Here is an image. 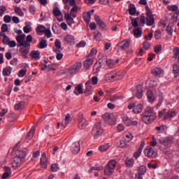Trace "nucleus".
Here are the masks:
<instances>
[{
	"instance_id": "f257e3e1",
	"label": "nucleus",
	"mask_w": 179,
	"mask_h": 179,
	"mask_svg": "<svg viewBox=\"0 0 179 179\" xmlns=\"http://www.w3.org/2000/svg\"><path fill=\"white\" fill-rule=\"evenodd\" d=\"M127 73L124 70H117L115 71H110L105 74L104 79L106 82L111 83L115 80H121L125 78Z\"/></svg>"
},
{
	"instance_id": "f03ea898",
	"label": "nucleus",
	"mask_w": 179,
	"mask_h": 179,
	"mask_svg": "<svg viewBox=\"0 0 179 179\" xmlns=\"http://www.w3.org/2000/svg\"><path fill=\"white\" fill-rule=\"evenodd\" d=\"M157 115L155 112V108L147 106L143 113L142 121L144 124H152L156 120Z\"/></svg>"
},
{
	"instance_id": "7ed1b4c3",
	"label": "nucleus",
	"mask_w": 179,
	"mask_h": 179,
	"mask_svg": "<svg viewBox=\"0 0 179 179\" xmlns=\"http://www.w3.org/2000/svg\"><path fill=\"white\" fill-rule=\"evenodd\" d=\"M116 166L117 161L114 159L110 160L105 166L104 175L106 176V177H110V176L114 173Z\"/></svg>"
},
{
	"instance_id": "20e7f679",
	"label": "nucleus",
	"mask_w": 179,
	"mask_h": 179,
	"mask_svg": "<svg viewBox=\"0 0 179 179\" xmlns=\"http://www.w3.org/2000/svg\"><path fill=\"white\" fill-rule=\"evenodd\" d=\"M103 132H104V129H103L101 122H97L95 123L92 129V135L94 138L99 139V138L102 135Z\"/></svg>"
},
{
	"instance_id": "39448f33",
	"label": "nucleus",
	"mask_w": 179,
	"mask_h": 179,
	"mask_svg": "<svg viewBox=\"0 0 179 179\" xmlns=\"http://www.w3.org/2000/svg\"><path fill=\"white\" fill-rule=\"evenodd\" d=\"M144 155L149 159H155L157 156V150L152 147H147L144 150Z\"/></svg>"
},
{
	"instance_id": "423d86ee",
	"label": "nucleus",
	"mask_w": 179,
	"mask_h": 179,
	"mask_svg": "<svg viewBox=\"0 0 179 179\" xmlns=\"http://www.w3.org/2000/svg\"><path fill=\"white\" fill-rule=\"evenodd\" d=\"M146 10V24L147 26H153L155 24V18L153 17V14L152 13V10L149 8V6H145Z\"/></svg>"
},
{
	"instance_id": "0eeeda50",
	"label": "nucleus",
	"mask_w": 179,
	"mask_h": 179,
	"mask_svg": "<svg viewBox=\"0 0 179 179\" xmlns=\"http://www.w3.org/2000/svg\"><path fill=\"white\" fill-rule=\"evenodd\" d=\"M159 143L166 146V148H170L174 142V138L173 137H162L159 139Z\"/></svg>"
},
{
	"instance_id": "6e6552de",
	"label": "nucleus",
	"mask_w": 179,
	"mask_h": 179,
	"mask_svg": "<svg viewBox=\"0 0 179 179\" xmlns=\"http://www.w3.org/2000/svg\"><path fill=\"white\" fill-rule=\"evenodd\" d=\"M102 118L109 125H113L115 121V116L113 113H106L102 116Z\"/></svg>"
},
{
	"instance_id": "1a4fd4ad",
	"label": "nucleus",
	"mask_w": 179,
	"mask_h": 179,
	"mask_svg": "<svg viewBox=\"0 0 179 179\" xmlns=\"http://www.w3.org/2000/svg\"><path fill=\"white\" fill-rule=\"evenodd\" d=\"M63 43H64V44H69V45H73V44L76 43V40L75 39V36L72 34H66L63 38Z\"/></svg>"
},
{
	"instance_id": "9d476101",
	"label": "nucleus",
	"mask_w": 179,
	"mask_h": 179,
	"mask_svg": "<svg viewBox=\"0 0 179 179\" xmlns=\"http://www.w3.org/2000/svg\"><path fill=\"white\" fill-rule=\"evenodd\" d=\"M122 121L127 127H131V125L136 127V125H138V121H132L127 115H122Z\"/></svg>"
},
{
	"instance_id": "9b49d317",
	"label": "nucleus",
	"mask_w": 179,
	"mask_h": 179,
	"mask_svg": "<svg viewBox=\"0 0 179 179\" xmlns=\"http://www.w3.org/2000/svg\"><path fill=\"white\" fill-rule=\"evenodd\" d=\"M26 34H23L16 37L17 47H26Z\"/></svg>"
},
{
	"instance_id": "f8f14e48",
	"label": "nucleus",
	"mask_w": 179,
	"mask_h": 179,
	"mask_svg": "<svg viewBox=\"0 0 179 179\" xmlns=\"http://www.w3.org/2000/svg\"><path fill=\"white\" fill-rule=\"evenodd\" d=\"M152 75L156 78H162L164 75V71L160 67H155L151 71Z\"/></svg>"
},
{
	"instance_id": "ddd939ff",
	"label": "nucleus",
	"mask_w": 179,
	"mask_h": 179,
	"mask_svg": "<svg viewBox=\"0 0 179 179\" xmlns=\"http://www.w3.org/2000/svg\"><path fill=\"white\" fill-rule=\"evenodd\" d=\"M92 90H93V85H92V80H87L85 83V96H90L92 94Z\"/></svg>"
},
{
	"instance_id": "4468645a",
	"label": "nucleus",
	"mask_w": 179,
	"mask_h": 179,
	"mask_svg": "<svg viewBox=\"0 0 179 179\" xmlns=\"http://www.w3.org/2000/svg\"><path fill=\"white\" fill-rule=\"evenodd\" d=\"M22 166V159L15 157L12 162V167L14 170L19 169Z\"/></svg>"
},
{
	"instance_id": "2eb2a0df",
	"label": "nucleus",
	"mask_w": 179,
	"mask_h": 179,
	"mask_svg": "<svg viewBox=\"0 0 179 179\" xmlns=\"http://www.w3.org/2000/svg\"><path fill=\"white\" fill-rule=\"evenodd\" d=\"M129 44H131V40L125 39L120 43V48L121 50H128L129 48Z\"/></svg>"
},
{
	"instance_id": "dca6fc26",
	"label": "nucleus",
	"mask_w": 179,
	"mask_h": 179,
	"mask_svg": "<svg viewBox=\"0 0 179 179\" xmlns=\"http://www.w3.org/2000/svg\"><path fill=\"white\" fill-rule=\"evenodd\" d=\"M41 166L43 169H47L48 166V162H47V157H45V153L43 152L41 157Z\"/></svg>"
},
{
	"instance_id": "f3484780",
	"label": "nucleus",
	"mask_w": 179,
	"mask_h": 179,
	"mask_svg": "<svg viewBox=\"0 0 179 179\" xmlns=\"http://www.w3.org/2000/svg\"><path fill=\"white\" fill-rule=\"evenodd\" d=\"M71 152L73 155H78L80 152V145L79 143H75L71 146Z\"/></svg>"
},
{
	"instance_id": "a211bd4d",
	"label": "nucleus",
	"mask_w": 179,
	"mask_h": 179,
	"mask_svg": "<svg viewBox=\"0 0 179 179\" xmlns=\"http://www.w3.org/2000/svg\"><path fill=\"white\" fill-rule=\"evenodd\" d=\"M64 19L67 21V24L69 26H72V24L75 23V21L73 20V18L72 17V15H71V13L65 14Z\"/></svg>"
},
{
	"instance_id": "6ab92c4d",
	"label": "nucleus",
	"mask_w": 179,
	"mask_h": 179,
	"mask_svg": "<svg viewBox=\"0 0 179 179\" xmlns=\"http://www.w3.org/2000/svg\"><path fill=\"white\" fill-rule=\"evenodd\" d=\"M34 132H36V127L34 126L30 129V131L28 133V135L27 136L26 141L29 142V141H31L33 139V136H34Z\"/></svg>"
},
{
	"instance_id": "aec40b11",
	"label": "nucleus",
	"mask_w": 179,
	"mask_h": 179,
	"mask_svg": "<svg viewBox=\"0 0 179 179\" xmlns=\"http://www.w3.org/2000/svg\"><path fill=\"white\" fill-rule=\"evenodd\" d=\"M176 117V112L169 110L166 112V113L164 116V121H167V120H170V118H173Z\"/></svg>"
},
{
	"instance_id": "412c9836",
	"label": "nucleus",
	"mask_w": 179,
	"mask_h": 179,
	"mask_svg": "<svg viewBox=\"0 0 179 179\" xmlns=\"http://www.w3.org/2000/svg\"><path fill=\"white\" fill-rule=\"evenodd\" d=\"M37 47L40 50H43V48H47V47H48V43H47V41H45V39H41Z\"/></svg>"
},
{
	"instance_id": "4be33fe9",
	"label": "nucleus",
	"mask_w": 179,
	"mask_h": 179,
	"mask_svg": "<svg viewBox=\"0 0 179 179\" xmlns=\"http://www.w3.org/2000/svg\"><path fill=\"white\" fill-rule=\"evenodd\" d=\"M40 51L38 50H32L31 52V57L32 59H35V61H37L40 59L41 56H40Z\"/></svg>"
},
{
	"instance_id": "5701e85b",
	"label": "nucleus",
	"mask_w": 179,
	"mask_h": 179,
	"mask_svg": "<svg viewBox=\"0 0 179 179\" xmlns=\"http://www.w3.org/2000/svg\"><path fill=\"white\" fill-rule=\"evenodd\" d=\"M15 157H18V159H24V157H26V155H27V151H24V150H17L16 152H15Z\"/></svg>"
},
{
	"instance_id": "b1692460",
	"label": "nucleus",
	"mask_w": 179,
	"mask_h": 179,
	"mask_svg": "<svg viewBox=\"0 0 179 179\" xmlns=\"http://www.w3.org/2000/svg\"><path fill=\"white\" fill-rule=\"evenodd\" d=\"M167 129L168 127L166 124L155 127L156 131H157L159 134H164V132L167 131Z\"/></svg>"
},
{
	"instance_id": "393cba45",
	"label": "nucleus",
	"mask_w": 179,
	"mask_h": 179,
	"mask_svg": "<svg viewBox=\"0 0 179 179\" xmlns=\"http://www.w3.org/2000/svg\"><path fill=\"white\" fill-rule=\"evenodd\" d=\"M93 62H94L93 59H92V58L87 59L84 62V64H83L84 68H85V69H89V68H90V66H92V65H93Z\"/></svg>"
},
{
	"instance_id": "a878e982",
	"label": "nucleus",
	"mask_w": 179,
	"mask_h": 179,
	"mask_svg": "<svg viewBox=\"0 0 179 179\" xmlns=\"http://www.w3.org/2000/svg\"><path fill=\"white\" fill-rule=\"evenodd\" d=\"M134 36L136 38H139V37L142 36V28L137 27L134 29Z\"/></svg>"
},
{
	"instance_id": "bb28decb",
	"label": "nucleus",
	"mask_w": 179,
	"mask_h": 179,
	"mask_svg": "<svg viewBox=\"0 0 179 179\" xmlns=\"http://www.w3.org/2000/svg\"><path fill=\"white\" fill-rule=\"evenodd\" d=\"M110 148H111V145L110 143H108L100 145L99 147V150H100V152H107V150L110 149Z\"/></svg>"
},
{
	"instance_id": "cd10ccee",
	"label": "nucleus",
	"mask_w": 179,
	"mask_h": 179,
	"mask_svg": "<svg viewBox=\"0 0 179 179\" xmlns=\"http://www.w3.org/2000/svg\"><path fill=\"white\" fill-rule=\"evenodd\" d=\"M142 110H143V106L141 104L134 105V109H133V112L134 114H139L142 113Z\"/></svg>"
},
{
	"instance_id": "c85d7f7f",
	"label": "nucleus",
	"mask_w": 179,
	"mask_h": 179,
	"mask_svg": "<svg viewBox=\"0 0 179 179\" xmlns=\"http://www.w3.org/2000/svg\"><path fill=\"white\" fill-rule=\"evenodd\" d=\"M54 52L56 53V58L57 61H61L62 59V57H64V54L61 52V50H57V48H53Z\"/></svg>"
},
{
	"instance_id": "c756f323",
	"label": "nucleus",
	"mask_w": 179,
	"mask_h": 179,
	"mask_svg": "<svg viewBox=\"0 0 179 179\" xmlns=\"http://www.w3.org/2000/svg\"><path fill=\"white\" fill-rule=\"evenodd\" d=\"M52 13L55 17H59V16L62 17V12H61L58 7L53 8Z\"/></svg>"
},
{
	"instance_id": "7c9ffc66",
	"label": "nucleus",
	"mask_w": 179,
	"mask_h": 179,
	"mask_svg": "<svg viewBox=\"0 0 179 179\" xmlns=\"http://www.w3.org/2000/svg\"><path fill=\"white\" fill-rule=\"evenodd\" d=\"M73 93L76 96H79V94H82L83 93V89H82V85L80 84L76 87Z\"/></svg>"
},
{
	"instance_id": "2f4dec72",
	"label": "nucleus",
	"mask_w": 179,
	"mask_h": 179,
	"mask_svg": "<svg viewBox=\"0 0 179 179\" xmlns=\"http://www.w3.org/2000/svg\"><path fill=\"white\" fill-rule=\"evenodd\" d=\"M142 96H143V91L142 90V85H137L136 96L138 97V99H142Z\"/></svg>"
},
{
	"instance_id": "473e14b6",
	"label": "nucleus",
	"mask_w": 179,
	"mask_h": 179,
	"mask_svg": "<svg viewBox=\"0 0 179 179\" xmlns=\"http://www.w3.org/2000/svg\"><path fill=\"white\" fill-rule=\"evenodd\" d=\"M83 17L86 23H90V20L92 19V14H90V12L85 13L83 15Z\"/></svg>"
},
{
	"instance_id": "72a5a7b5",
	"label": "nucleus",
	"mask_w": 179,
	"mask_h": 179,
	"mask_svg": "<svg viewBox=\"0 0 179 179\" xmlns=\"http://www.w3.org/2000/svg\"><path fill=\"white\" fill-rule=\"evenodd\" d=\"M12 73V67L7 66L3 69V76H9Z\"/></svg>"
},
{
	"instance_id": "f704fd0d",
	"label": "nucleus",
	"mask_w": 179,
	"mask_h": 179,
	"mask_svg": "<svg viewBox=\"0 0 179 179\" xmlns=\"http://www.w3.org/2000/svg\"><path fill=\"white\" fill-rule=\"evenodd\" d=\"M147 97L148 99V101L150 103H153V101H155V95H153V92L152 91H148L147 92Z\"/></svg>"
},
{
	"instance_id": "c9c22d12",
	"label": "nucleus",
	"mask_w": 179,
	"mask_h": 179,
	"mask_svg": "<svg viewBox=\"0 0 179 179\" xmlns=\"http://www.w3.org/2000/svg\"><path fill=\"white\" fill-rule=\"evenodd\" d=\"M74 71L78 73V72H79V71H80V69H82V62H77L74 64V65L73 66Z\"/></svg>"
},
{
	"instance_id": "e433bc0d",
	"label": "nucleus",
	"mask_w": 179,
	"mask_h": 179,
	"mask_svg": "<svg viewBox=\"0 0 179 179\" xmlns=\"http://www.w3.org/2000/svg\"><path fill=\"white\" fill-rule=\"evenodd\" d=\"M146 173V167L145 166H141L138 168V173H137V176H145Z\"/></svg>"
},
{
	"instance_id": "4c0bfd02",
	"label": "nucleus",
	"mask_w": 179,
	"mask_h": 179,
	"mask_svg": "<svg viewBox=\"0 0 179 179\" xmlns=\"http://www.w3.org/2000/svg\"><path fill=\"white\" fill-rule=\"evenodd\" d=\"M30 51V47L21 46L20 48V52L21 54H29Z\"/></svg>"
},
{
	"instance_id": "58836bf2",
	"label": "nucleus",
	"mask_w": 179,
	"mask_h": 179,
	"mask_svg": "<svg viewBox=\"0 0 179 179\" xmlns=\"http://www.w3.org/2000/svg\"><path fill=\"white\" fill-rule=\"evenodd\" d=\"M69 122H71V115L67 114L65 116L64 124L62 123V127H64L65 128V127H66V125H68V124H69Z\"/></svg>"
},
{
	"instance_id": "ea45409f",
	"label": "nucleus",
	"mask_w": 179,
	"mask_h": 179,
	"mask_svg": "<svg viewBox=\"0 0 179 179\" xmlns=\"http://www.w3.org/2000/svg\"><path fill=\"white\" fill-rule=\"evenodd\" d=\"M33 41L31 35H27L25 41V47H30V43Z\"/></svg>"
},
{
	"instance_id": "a19ab883",
	"label": "nucleus",
	"mask_w": 179,
	"mask_h": 179,
	"mask_svg": "<svg viewBox=\"0 0 179 179\" xmlns=\"http://www.w3.org/2000/svg\"><path fill=\"white\" fill-rule=\"evenodd\" d=\"M14 10L16 15H17L18 16H24V13H23L22 8H20V7H15Z\"/></svg>"
},
{
	"instance_id": "79ce46f5",
	"label": "nucleus",
	"mask_w": 179,
	"mask_h": 179,
	"mask_svg": "<svg viewBox=\"0 0 179 179\" xmlns=\"http://www.w3.org/2000/svg\"><path fill=\"white\" fill-rule=\"evenodd\" d=\"M173 73L175 75V78H177V76H178V73H179V66H178V64H174L173 66Z\"/></svg>"
},
{
	"instance_id": "37998d69",
	"label": "nucleus",
	"mask_w": 179,
	"mask_h": 179,
	"mask_svg": "<svg viewBox=\"0 0 179 179\" xmlns=\"http://www.w3.org/2000/svg\"><path fill=\"white\" fill-rule=\"evenodd\" d=\"M106 66L108 68H114V66H115V61L113 59L106 60Z\"/></svg>"
},
{
	"instance_id": "c03bdc74",
	"label": "nucleus",
	"mask_w": 179,
	"mask_h": 179,
	"mask_svg": "<svg viewBox=\"0 0 179 179\" xmlns=\"http://www.w3.org/2000/svg\"><path fill=\"white\" fill-rule=\"evenodd\" d=\"M55 45L57 50H59V51H62V47L61 45V41L59 39H56L55 42Z\"/></svg>"
},
{
	"instance_id": "a18cd8bd",
	"label": "nucleus",
	"mask_w": 179,
	"mask_h": 179,
	"mask_svg": "<svg viewBox=\"0 0 179 179\" xmlns=\"http://www.w3.org/2000/svg\"><path fill=\"white\" fill-rule=\"evenodd\" d=\"M76 12H78V6L73 5V8L70 10L72 17H76V15L75 14Z\"/></svg>"
},
{
	"instance_id": "49530a36",
	"label": "nucleus",
	"mask_w": 179,
	"mask_h": 179,
	"mask_svg": "<svg viewBox=\"0 0 179 179\" xmlns=\"http://www.w3.org/2000/svg\"><path fill=\"white\" fill-rule=\"evenodd\" d=\"M129 15H131V16H134L136 13V8H135V6H130L129 8Z\"/></svg>"
},
{
	"instance_id": "de8ad7c7",
	"label": "nucleus",
	"mask_w": 179,
	"mask_h": 179,
	"mask_svg": "<svg viewBox=\"0 0 179 179\" xmlns=\"http://www.w3.org/2000/svg\"><path fill=\"white\" fill-rule=\"evenodd\" d=\"M66 73L67 75H75V73H77L75 69H73V66L66 69Z\"/></svg>"
},
{
	"instance_id": "09e8293b",
	"label": "nucleus",
	"mask_w": 179,
	"mask_h": 179,
	"mask_svg": "<svg viewBox=\"0 0 179 179\" xmlns=\"http://www.w3.org/2000/svg\"><path fill=\"white\" fill-rule=\"evenodd\" d=\"M126 165L127 166V167H132V166H134V163H135V162L134 161V159L130 158V159H127L125 161Z\"/></svg>"
},
{
	"instance_id": "8fccbe9b",
	"label": "nucleus",
	"mask_w": 179,
	"mask_h": 179,
	"mask_svg": "<svg viewBox=\"0 0 179 179\" xmlns=\"http://www.w3.org/2000/svg\"><path fill=\"white\" fill-rule=\"evenodd\" d=\"M46 29L44 27V25H38L36 28V33H44Z\"/></svg>"
},
{
	"instance_id": "3c124183",
	"label": "nucleus",
	"mask_w": 179,
	"mask_h": 179,
	"mask_svg": "<svg viewBox=\"0 0 179 179\" xmlns=\"http://www.w3.org/2000/svg\"><path fill=\"white\" fill-rule=\"evenodd\" d=\"M87 121L84 120V122H82V121L78 123V127L80 128V129H85V128H86V127H87Z\"/></svg>"
},
{
	"instance_id": "603ef678",
	"label": "nucleus",
	"mask_w": 179,
	"mask_h": 179,
	"mask_svg": "<svg viewBox=\"0 0 179 179\" xmlns=\"http://www.w3.org/2000/svg\"><path fill=\"white\" fill-rule=\"evenodd\" d=\"M134 139V136L131 133L124 134V140L126 142H131V140Z\"/></svg>"
},
{
	"instance_id": "864d4df0",
	"label": "nucleus",
	"mask_w": 179,
	"mask_h": 179,
	"mask_svg": "<svg viewBox=\"0 0 179 179\" xmlns=\"http://www.w3.org/2000/svg\"><path fill=\"white\" fill-rule=\"evenodd\" d=\"M62 2L64 5H68L69 3L71 6H73L76 3V0H62Z\"/></svg>"
},
{
	"instance_id": "5fc2aeb1",
	"label": "nucleus",
	"mask_w": 179,
	"mask_h": 179,
	"mask_svg": "<svg viewBox=\"0 0 179 179\" xmlns=\"http://www.w3.org/2000/svg\"><path fill=\"white\" fill-rule=\"evenodd\" d=\"M24 107V102H23V101H21L15 105V110H20V108H23Z\"/></svg>"
},
{
	"instance_id": "6e6d98bb",
	"label": "nucleus",
	"mask_w": 179,
	"mask_h": 179,
	"mask_svg": "<svg viewBox=\"0 0 179 179\" xmlns=\"http://www.w3.org/2000/svg\"><path fill=\"white\" fill-rule=\"evenodd\" d=\"M167 8L171 12H177L178 10V6L177 5L169 6Z\"/></svg>"
},
{
	"instance_id": "4d7b16f0",
	"label": "nucleus",
	"mask_w": 179,
	"mask_h": 179,
	"mask_svg": "<svg viewBox=\"0 0 179 179\" xmlns=\"http://www.w3.org/2000/svg\"><path fill=\"white\" fill-rule=\"evenodd\" d=\"M167 112V109L164 108L162 110L159 111L158 113V117L159 118H162L163 116L166 115V113Z\"/></svg>"
},
{
	"instance_id": "13d9d810",
	"label": "nucleus",
	"mask_w": 179,
	"mask_h": 179,
	"mask_svg": "<svg viewBox=\"0 0 179 179\" xmlns=\"http://www.w3.org/2000/svg\"><path fill=\"white\" fill-rule=\"evenodd\" d=\"M141 155H142V150L138 149V150L134 152V157L136 159H138V157H141Z\"/></svg>"
},
{
	"instance_id": "bf43d9fd",
	"label": "nucleus",
	"mask_w": 179,
	"mask_h": 179,
	"mask_svg": "<svg viewBox=\"0 0 179 179\" xmlns=\"http://www.w3.org/2000/svg\"><path fill=\"white\" fill-rule=\"evenodd\" d=\"M86 45V41H82L76 44V47L77 48H83V47H85Z\"/></svg>"
},
{
	"instance_id": "052dcab7",
	"label": "nucleus",
	"mask_w": 179,
	"mask_h": 179,
	"mask_svg": "<svg viewBox=\"0 0 179 179\" xmlns=\"http://www.w3.org/2000/svg\"><path fill=\"white\" fill-rule=\"evenodd\" d=\"M45 35L48 38H50V37H52V34L51 33V30L50 29H45Z\"/></svg>"
},
{
	"instance_id": "680f3d73",
	"label": "nucleus",
	"mask_w": 179,
	"mask_h": 179,
	"mask_svg": "<svg viewBox=\"0 0 179 179\" xmlns=\"http://www.w3.org/2000/svg\"><path fill=\"white\" fill-rule=\"evenodd\" d=\"M154 51L156 54H159L162 51V45H156L154 48Z\"/></svg>"
},
{
	"instance_id": "e2e57ef3",
	"label": "nucleus",
	"mask_w": 179,
	"mask_h": 179,
	"mask_svg": "<svg viewBox=\"0 0 179 179\" xmlns=\"http://www.w3.org/2000/svg\"><path fill=\"white\" fill-rule=\"evenodd\" d=\"M152 141L150 142V146H153L154 148L157 145V141L156 140V138H155V136H152Z\"/></svg>"
},
{
	"instance_id": "0e129e2a",
	"label": "nucleus",
	"mask_w": 179,
	"mask_h": 179,
	"mask_svg": "<svg viewBox=\"0 0 179 179\" xmlns=\"http://www.w3.org/2000/svg\"><path fill=\"white\" fill-rule=\"evenodd\" d=\"M59 169V168L58 167V165L55 164H52L51 168H50L51 171H52V173H55V171H58Z\"/></svg>"
},
{
	"instance_id": "69168bd1",
	"label": "nucleus",
	"mask_w": 179,
	"mask_h": 179,
	"mask_svg": "<svg viewBox=\"0 0 179 179\" xmlns=\"http://www.w3.org/2000/svg\"><path fill=\"white\" fill-rule=\"evenodd\" d=\"M12 17L10 15H5L3 17V21L5 23H10Z\"/></svg>"
},
{
	"instance_id": "338daca9",
	"label": "nucleus",
	"mask_w": 179,
	"mask_h": 179,
	"mask_svg": "<svg viewBox=\"0 0 179 179\" xmlns=\"http://www.w3.org/2000/svg\"><path fill=\"white\" fill-rule=\"evenodd\" d=\"M27 72V70L26 69H22L19 71L18 73V76L19 78H23V76H24V75H26V73Z\"/></svg>"
},
{
	"instance_id": "774afa93",
	"label": "nucleus",
	"mask_w": 179,
	"mask_h": 179,
	"mask_svg": "<svg viewBox=\"0 0 179 179\" xmlns=\"http://www.w3.org/2000/svg\"><path fill=\"white\" fill-rule=\"evenodd\" d=\"M173 53H174L173 58H177V57L179 56V48H176L173 50Z\"/></svg>"
}]
</instances>
